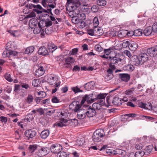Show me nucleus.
Instances as JSON below:
<instances>
[{"mask_svg":"<svg viewBox=\"0 0 157 157\" xmlns=\"http://www.w3.org/2000/svg\"><path fill=\"white\" fill-rule=\"evenodd\" d=\"M59 121V122H56L55 124V126L60 128L63 127L72 128L75 127L78 124V120L76 119L67 120L64 118H60Z\"/></svg>","mask_w":157,"mask_h":157,"instance_id":"nucleus-1","label":"nucleus"},{"mask_svg":"<svg viewBox=\"0 0 157 157\" xmlns=\"http://www.w3.org/2000/svg\"><path fill=\"white\" fill-rule=\"evenodd\" d=\"M47 78V81L49 84L52 85L54 87H58L60 86L61 82L59 78L55 74H50Z\"/></svg>","mask_w":157,"mask_h":157,"instance_id":"nucleus-2","label":"nucleus"},{"mask_svg":"<svg viewBox=\"0 0 157 157\" xmlns=\"http://www.w3.org/2000/svg\"><path fill=\"white\" fill-rule=\"evenodd\" d=\"M29 6L30 9H32L33 8V11L36 12L38 14L42 13L43 12H44L48 13H50L52 15V13L51 11V10L49 8H47V9L46 10L42 9L41 6L39 4L35 5L33 4H30Z\"/></svg>","mask_w":157,"mask_h":157,"instance_id":"nucleus-3","label":"nucleus"},{"mask_svg":"<svg viewBox=\"0 0 157 157\" xmlns=\"http://www.w3.org/2000/svg\"><path fill=\"white\" fill-rule=\"evenodd\" d=\"M36 16V14L34 12H32L24 17V18H32L29 20V26L32 28L37 25L38 24V22L37 20L35 18Z\"/></svg>","mask_w":157,"mask_h":157,"instance_id":"nucleus-4","label":"nucleus"},{"mask_svg":"<svg viewBox=\"0 0 157 157\" xmlns=\"http://www.w3.org/2000/svg\"><path fill=\"white\" fill-rule=\"evenodd\" d=\"M104 130L102 129H99L95 131L92 137L94 141L98 142L101 140L104 136Z\"/></svg>","mask_w":157,"mask_h":157,"instance_id":"nucleus-5","label":"nucleus"},{"mask_svg":"<svg viewBox=\"0 0 157 157\" xmlns=\"http://www.w3.org/2000/svg\"><path fill=\"white\" fill-rule=\"evenodd\" d=\"M67 2L70 5L71 8L73 9H77L80 5L79 0H67Z\"/></svg>","mask_w":157,"mask_h":157,"instance_id":"nucleus-6","label":"nucleus"},{"mask_svg":"<svg viewBox=\"0 0 157 157\" xmlns=\"http://www.w3.org/2000/svg\"><path fill=\"white\" fill-rule=\"evenodd\" d=\"M62 147L59 144H54L51 147L50 150L52 152L57 154L61 152L62 150Z\"/></svg>","mask_w":157,"mask_h":157,"instance_id":"nucleus-7","label":"nucleus"},{"mask_svg":"<svg viewBox=\"0 0 157 157\" xmlns=\"http://www.w3.org/2000/svg\"><path fill=\"white\" fill-rule=\"evenodd\" d=\"M80 16L81 17H82V18L78 22L76 25V26L80 29H82L86 25V24L85 21H83L85 19V16L84 13L80 14Z\"/></svg>","mask_w":157,"mask_h":157,"instance_id":"nucleus-8","label":"nucleus"},{"mask_svg":"<svg viewBox=\"0 0 157 157\" xmlns=\"http://www.w3.org/2000/svg\"><path fill=\"white\" fill-rule=\"evenodd\" d=\"M17 52L13 50H9L5 51L2 54V57L3 58L9 57L10 56H13L17 55Z\"/></svg>","mask_w":157,"mask_h":157,"instance_id":"nucleus-9","label":"nucleus"},{"mask_svg":"<svg viewBox=\"0 0 157 157\" xmlns=\"http://www.w3.org/2000/svg\"><path fill=\"white\" fill-rule=\"evenodd\" d=\"M33 33L35 34H40L41 36H44V32L47 34L46 29H40V27H36L33 30Z\"/></svg>","mask_w":157,"mask_h":157,"instance_id":"nucleus-10","label":"nucleus"},{"mask_svg":"<svg viewBox=\"0 0 157 157\" xmlns=\"http://www.w3.org/2000/svg\"><path fill=\"white\" fill-rule=\"evenodd\" d=\"M36 134V132L35 130L32 129L26 130L25 132V136L29 139L34 137Z\"/></svg>","mask_w":157,"mask_h":157,"instance_id":"nucleus-11","label":"nucleus"},{"mask_svg":"<svg viewBox=\"0 0 157 157\" xmlns=\"http://www.w3.org/2000/svg\"><path fill=\"white\" fill-rule=\"evenodd\" d=\"M148 54L151 57H154L157 55V45L155 47L149 48L147 50Z\"/></svg>","mask_w":157,"mask_h":157,"instance_id":"nucleus-12","label":"nucleus"},{"mask_svg":"<svg viewBox=\"0 0 157 157\" xmlns=\"http://www.w3.org/2000/svg\"><path fill=\"white\" fill-rule=\"evenodd\" d=\"M107 94H106L100 93L96 96V99H98V102L102 104H104L105 102V98Z\"/></svg>","mask_w":157,"mask_h":157,"instance_id":"nucleus-13","label":"nucleus"},{"mask_svg":"<svg viewBox=\"0 0 157 157\" xmlns=\"http://www.w3.org/2000/svg\"><path fill=\"white\" fill-rule=\"evenodd\" d=\"M47 149L48 148L46 147H41L40 149L38 151L37 155L38 156L40 157H41L46 155L48 153Z\"/></svg>","mask_w":157,"mask_h":157,"instance_id":"nucleus-14","label":"nucleus"},{"mask_svg":"<svg viewBox=\"0 0 157 157\" xmlns=\"http://www.w3.org/2000/svg\"><path fill=\"white\" fill-rule=\"evenodd\" d=\"M86 117H92L95 115L96 113V111L89 107L86 110H85Z\"/></svg>","mask_w":157,"mask_h":157,"instance_id":"nucleus-15","label":"nucleus"},{"mask_svg":"<svg viewBox=\"0 0 157 157\" xmlns=\"http://www.w3.org/2000/svg\"><path fill=\"white\" fill-rule=\"evenodd\" d=\"M6 46V50H14L17 48V47L14 42L10 41L7 43Z\"/></svg>","mask_w":157,"mask_h":157,"instance_id":"nucleus-16","label":"nucleus"},{"mask_svg":"<svg viewBox=\"0 0 157 157\" xmlns=\"http://www.w3.org/2000/svg\"><path fill=\"white\" fill-rule=\"evenodd\" d=\"M44 73L45 70L44 67L40 66L36 70L35 74L36 76L39 77L44 75Z\"/></svg>","mask_w":157,"mask_h":157,"instance_id":"nucleus-17","label":"nucleus"},{"mask_svg":"<svg viewBox=\"0 0 157 157\" xmlns=\"http://www.w3.org/2000/svg\"><path fill=\"white\" fill-rule=\"evenodd\" d=\"M38 53L39 55L46 56L48 54V50L46 48L43 47L40 48L38 50Z\"/></svg>","mask_w":157,"mask_h":157,"instance_id":"nucleus-18","label":"nucleus"},{"mask_svg":"<svg viewBox=\"0 0 157 157\" xmlns=\"http://www.w3.org/2000/svg\"><path fill=\"white\" fill-rule=\"evenodd\" d=\"M65 60L66 63L64 64L66 67H68L71 65V63H73L75 61L74 59L71 57L65 58Z\"/></svg>","mask_w":157,"mask_h":157,"instance_id":"nucleus-19","label":"nucleus"},{"mask_svg":"<svg viewBox=\"0 0 157 157\" xmlns=\"http://www.w3.org/2000/svg\"><path fill=\"white\" fill-rule=\"evenodd\" d=\"M151 26L146 28L143 31L144 34L145 35L147 36L153 35V32Z\"/></svg>","mask_w":157,"mask_h":157,"instance_id":"nucleus-20","label":"nucleus"},{"mask_svg":"<svg viewBox=\"0 0 157 157\" xmlns=\"http://www.w3.org/2000/svg\"><path fill=\"white\" fill-rule=\"evenodd\" d=\"M119 78L125 82H128L130 79V75L128 74L123 73L119 74Z\"/></svg>","mask_w":157,"mask_h":157,"instance_id":"nucleus-21","label":"nucleus"},{"mask_svg":"<svg viewBox=\"0 0 157 157\" xmlns=\"http://www.w3.org/2000/svg\"><path fill=\"white\" fill-rule=\"evenodd\" d=\"M79 11L77 9H72V10L69 12L68 14L72 18L79 15Z\"/></svg>","mask_w":157,"mask_h":157,"instance_id":"nucleus-22","label":"nucleus"},{"mask_svg":"<svg viewBox=\"0 0 157 157\" xmlns=\"http://www.w3.org/2000/svg\"><path fill=\"white\" fill-rule=\"evenodd\" d=\"M77 117L79 119H82L86 117L85 110L80 109L79 111H78L77 113Z\"/></svg>","mask_w":157,"mask_h":157,"instance_id":"nucleus-23","label":"nucleus"},{"mask_svg":"<svg viewBox=\"0 0 157 157\" xmlns=\"http://www.w3.org/2000/svg\"><path fill=\"white\" fill-rule=\"evenodd\" d=\"M139 58L142 63L147 61L148 59V56L145 53L141 54Z\"/></svg>","mask_w":157,"mask_h":157,"instance_id":"nucleus-24","label":"nucleus"},{"mask_svg":"<svg viewBox=\"0 0 157 157\" xmlns=\"http://www.w3.org/2000/svg\"><path fill=\"white\" fill-rule=\"evenodd\" d=\"M138 47V45L136 42L131 41L129 44V49L132 51L135 50Z\"/></svg>","mask_w":157,"mask_h":157,"instance_id":"nucleus-25","label":"nucleus"},{"mask_svg":"<svg viewBox=\"0 0 157 157\" xmlns=\"http://www.w3.org/2000/svg\"><path fill=\"white\" fill-rule=\"evenodd\" d=\"M104 104H102L101 103L98 102H95L93 103L92 105V108L94 110H99L101 109V105H103Z\"/></svg>","mask_w":157,"mask_h":157,"instance_id":"nucleus-26","label":"nucleus"},{"mask_svg":"<svg viewBox=\"0 0 157 157\" xmlns=\"http://www.w3.org/2000/svg\"><path fill=\"white\" fill-rule=\"evenodd\" d=\"M132 64L136 66L139 65L140 63H142L139 58L136 56L134 57V59L133 57L132 58Z\"/></svg>","mask_w":157,"mask_h":157,"instance_id":"nucleus-27","label":"nucleus"},{"mask_svg":"<svg viewBox=\"0 0 157 157\" xmlns=\"http://www.w3.org/2000/svg\"><path fill=\"white\" fill-rule=\"evenodd\" d=\"M49 131L48 129L44 130L42 131L40 134L41 137L42 138L45 139L49 135Z\"/></svg>","mask_w":157,"mask_h":157,"instance_id":"nucleus-28","label":"nucleus"},{"mask_svg":"<svg viewBox=\"0 0 157 157\" xmlns=\"http://www.w3.org/2000/svg\"><path fill=\"white\" fill-rule=\"evenodd\" d=\"M123 69L125 71H132L134 70V67L133 65L127 64L124 66Z\"/></svg>","mask_w":157,"mask_h":157,"instance_id":"nucleus-29","label":"nucleus"},{"mask_svg":"<svg viewBox=\"0 0 157 157\" xmlns=\"http://www.w3.org/2000/svg\"><path fill=\"white\" fill-rule=\"evenodd\" d=\"M95 34L98 36H100L102 34V30L101 28L97 26L94 28Z\"/></svg>","mask_w":157,"mask_h":157,"instance_id":"nucleus-30","label":"nucleus"},{"mask_svg":"<svg viewBox=\"0 0 157 157\" xmlns=\"http://www.w3.org/2000/svg\"><path fill=\"white\" fill-rule=\"evenodd\" d=\"M112 103L113 105H120L122 104L121 99L117 97L113 98Z\"/></svg>","mask_w":157,"mask_h":157,"instance_id":"nucleus-31","label":"nucleus"},{"mask_svg":"<svg viewBox=\"0 0 157 157\" xmlns=\"http://www.w3.org/2000/svg\"><path fill=\"white\" fill-rule=\"evenodd\" d=\"M82 17H80V14L77 16L71 18V21L72 22L76 24H77L78 22L82 19Z\"/></svg>","mask_w":157,"mask_h":157,"instance_id":"nucleus-32","label":"nucleus"},{"mask_svg":"<svg viewBox=\"0 0 157 157\" xmlns=\"http://www.w3.org/2000/svg\"><path fill=\"white\" fill-rule=\"evenodd\" d=\"M132 35H134L135 36H140L142 34L143 32L140 29L135 30L134 31L131 32Z\"/></svg>","mask_w":157,"mask_h":157,"instance_id":"nucleus-33","label":"nucleus"},{"mask_svg":"<svg viewBox=\"0 0 157 157\" xmlns=\"http://www.w3.org/2000/svg\"><path fill=\"white\" fill-rule=\"evenodd\" d=\"M84 88L88 90H91L93 88V83L92 82L87 83L84 86Z\"/></svg>","mask_w":157,"mask_h":157,"instance_id":"nucleus-34","label":"nucleus"},{"mask_svg":"<svg viewBox=\"0 0 157 157\" xmlns=\"http://www.w3.org/2000/svg\"><path fill=\"white\" fill-rule=\"evenodd\" d=\"M88 99H89L90 101V103L93 102L94 101L96 100V96L95 94L94 93H92L89 94V95H87Z\"/></svg>","mask_w":157,"mask_h":157,"instance_id":"nucleus-35","label":"nucleus"},{"mask_svg":"<svg viewBox=\"0 0 157 157\" xmlns=\"http://www.w3.org/2000/svg\"><path fill=\"white\" fill-rule=\"evenodd\" d=\"M128 32L125 30H121L119 31L118 33V36L119 37L123 38L125 37Z\"/></svg>","mask_w":157,"mask_h":157,"instance_id":"nucleus-36","label":"nucleus"},{"mask_svg":"<svg viewBox=\"0 0 157 157\" xmlns=\"http://www.w3.org/2000/svg\"><path fill=\"white\" fill-rule=\"evenodd\" d=\"M34 47L33 46L28 47L25 50V53L27 54H31L34 51Z\"/></svg>","mask_w":157,"mask_h":157,"instance_id":"nucleus-37","label":"nucleus"},{"mask_svg":"<svg viewBox=\"0 0 157 157\" xmlns=\"http://www.w3.org/2000/svg\"><path fill=\"white\" fill-rule=\"evenodd\" d=\"M32 85L34 87H38L41 84V82L39 79H34L32 81Z\"/></svg>","mask_w":157,"mask_h":157,"instance_id":"nucleus-38","label":"nucleus"},{"mask_svg":"<svg viewBox=\"0 0 157 157\" xmlns=\"http://www.w3.org/2000/svg\"><path fill=\"white\" fill-rule=\"evenodd\" d=\"M48 48L50 52H52L57 48V47L55 45L50 44L48 45Z\"/></svg>","mask_w":157,"mask_h":157,"instance_id":"nucleus-39","label":"nucleus"},{"mask_svg":"<svg viewBox=\"0 0 157 157\" xmlns=\"http://www.w3.org/2000/svg\"><path fill=\"white\" fill-rule=\"evenodd\" d=\"M33 119V114L31 113H28L25 119V121L26 122L30 121Z\"/></svg>","mask_w":157,"mask_h":157,"instance_id":"nucleus-40","label":"nucleus"},{"mask_svg":"<svg viewBox=\"0 0 157 157\" xmlns=\"http://www.w3.org/2000/svg\"><path fill=\"white\" fill-rule=\"evenodd\" d=\"M97 2L98 5L100 6H104L106 4V1L105 0H97Z\"/></svg>","mask_w":157,"mask_h":157,"instance_id":"nucleus-41","label":"nucleus"},{"mask_svg":"<svg viewBox=\"0 0 157 157\" xmlns=\"http://www.w3.org/2000/svg\"><path fill=\"white\" fill-rule=\"evenodd\" d=\"M38 26H39L40 29H44V28L46 26V21L44 20H40L39 22H38Z\"/></svg>","mask_w":157,"mask_h":157,"instance_id":"nucleus-42","label":"nucleus"},{"mask_svg":"<svg viewBox=\"0 0 157 157\" xmlns=\"http://www.w3.org/2000/svg\"><path fill=\"white\" fill-rule=\"evenodd\" d=\"M135 88L133 87L126 90L125 92V94L127 95H132L134 93Z\"/></svg>","mask_w":157,"mask_h":157,"instance_id":"nucleus-43","label":"nucleus"},{"mask_svg":"<svg viewBox=\"0 0 157 157\" xmlns=\"http://www.w3.org/2000/svg\"><path fill=\"white\" fill-rule=\"evenodd\" d=\"M37 147V146L36 144L30 145L29 147V151L31 153L34 152L36 149Z\"/></svg>","mask_w":157,"mask_h":157,"instance_id":"nucleus-44","label":"nucleus"},{"mask_svg":"<svg viewBox=\"0 0 157 157\" xmlns=\"http://www.w3.org/2000/svg\"><path fill=\"white\" fill-rule=\"evenodd\" d=\"M145 154V152L144 151H140L136 152L135 153V157H142Z\"/></svg>","mask_w":157,"mask_h":157,"instance_id":"nucleus-45","label":"nucleus"},{"mask_svg":"<svg viewBox=\"0 0 157 157\" xmlns=\"http://www.w3.org/2000/svg\"><path fill=\"white\" fill-rule=\"evenodd\" d=\"M86 101L88 103H90L91 102H90L89 99H88L87 95H86L83 97L81 101V104L82 105L84 104V103Z\"/></svg>","mask_w":157,"mask_h":157,"instance_id":"nucleus-46","label":"nucleus"},{"mask_svg":"<svg viewBox=\"0 0 157 157\" xmlns=\"http://www.w3.org/2000/svg\"><path fill=\"white\" fill-rule=\"evenodd\" d=\"M5 78L8 82H12L13 79L11 78L10 74L6 73L4 75Z\"/></svg>","mask_w":157,"mask_h":157,"instance_id":"nucleus-47","label":"nucleus"},{"mask_svg":"<svg viewBox=\"0 0 157 157\" xmlns=\"http://www.w3.org/2000/svg\"><path fill=\"white\" fill-rule=\"evenodd\" d=\"M152 149V146L149 145L147 146L144 149L145 154H147L150 153Z\"/></svg>","mask_w":157,"mask_h":157,"instance_id":"nucleus-48","label":"nucleus"},{"mask_svg":"<svg viewBox=\"0 0 157 157\" xmlns=\"http://www.w3.org/2000/svg\"><path fill=\"white\" fill-rule=\"evenodd\" d=\"M122 60V59H117L113 57V58L111 59L110 63L111 64H114L117 63L119 61L121 62Z\"/></svg>","mask_w":157,"mask_h":157,"instance_id":"nucleus-49","label":"nucleus"},{"mask_svg":"<svg viewBox=\"0 0 157 157\" xmlns=\"http://www.w3.org/2000/svg\"><path fill=\"white\" fill-rule=\"evenodd\" d=\"M93 22L94 27H97L99 25V22L98 18L97 17H95L93 20Z\"/></svg>","mask_w":157,"mask_h":157,"instance_id":"nucleus-50","label":"nucleus"},{"mask_svg":"<svg viewBox=\"0 0 157 157\" xmlns=\"http://www.w3.org/2000/svg\"><path fill=\"white\" fill-rule=\"evenodd\" d=\"M4 87V90L8 93H10L11 91V88L6 84H3L2 85Z\"/></svg>","mask_w":157,"mask_h":157,"instance_id":"nucleus-51","label":"nucleus"},{"mask_svg":"<svg viewBox=\"0 0 157 157\" xmlns=\"http://www.w3.org/2000/svg\"><path fill=\"white\" fill-rule=\"evenodd\" d=\"M53 0H42V5L44 7H46L47 6V4L52 3Z\"/></svg>","mask_w":157,"mask_h":157,"instance_id":"nucleus-52","label":"nucleus"},{"mask_svg":"<svg viewBox=\"0 0 157 157\" xmlns=\"http://www.w3.org/2000/svg\"><path fill=\"white\" fill-rule=\"evenodd\" d=\"M33 96L32 95H29L27 97L26 99V101L28 103L30 104L33 102Z\"/></svg>","mask_w":157,"mask_h":157,"instance_id":"nucleus-53","label":"nucleus"},{"mask_svg":"<svg viewBox=\"0 0 157 157\" xmlns=\"http://www.w3.org/2000/svg\"><path fill=\"white\" fill-rule=\"evenodd\" d=\"M72 90L75 93H77L78 92H83L82 90H81L78 88L77 86L72 87Z\"/></svg>","mask_w":157,"mask_h":157,"instance_id":"nucleus-54","label":"nucleus"},{"mask_svg":"<svg viewBox=\"0 0 157 157\" xmlns=\"http://www.w3.org/2000/svg\"><path fill=\"white\" fill-rule=\"evenodd\" d=\"M81 108V105L79 104V102H78V103H77V105H75L74 107V109H72V110L75 112H78V111H79V110L80 109V108Z\"/></svg>","mask_w":157,"mask_h":157,"instance_id":"nucleus-55","label":"nucleus"},{"mask_svg":"<svg viewBox=\"0 0 157 157\" xmlns=\"http://www.w3.org/2000/svg\"><path fill=\"white\" fill-rule=\"evenodd\" d=\"M98 6L94 5L91 7V10L92 12L95 13L98 11Z\"/></svg>","mask_w":157,"mask_h":157,"instance_id":"nucleus-56","label":"nucleus"},{"mask_svg":"<svg viewBox=\"0 0 157 157\" xmlns=\"http://www.w3.org/2000/svg\"><path fill=\"white\" fill-rule=\"evenodd\" d=\"M57 157H66L67 154L64 151H61L57 154Z\"/></svg>","mask_w":157,"mask_h":157,"instance_id":"nucleus-57","label":"nucleus"},{"mask_svg":"<svg viewBox=\"0 0 157 157\" xmlns=\"http://www.w3.org/2000/svg\"><path fill=\"white\" fill-rule=\"evenodd\" d=\"M123 53L128 57L130 58L132 57V54L128 50H125L123 52Z\"/></svg>","mask_w":157,"mask_h":157,"instance_id":"nucleus-58","label":"nucleus"},{"mask_svg":"<svg viewBox=\"0 0 157 157\" xmlns=\"http://www.w3.org/2000/svg\"><path fill=\"white\" fill-rule=\"evenodd\" d=\"M106 153L109 154V155L110 154H113L115 155L116 154H117V153H116V151L115 150L112 149H107L106 150Z\"/></svg>","mask_w":157,"mask_h":157,"instance_id":"nucleus-59","label":"nucleus"},{"mask_svg":"<svg viewBox=\"0 0 157 157\" xmlns=\"http://www.w3.org/2000/svg\"><path fill=\"white\" fill-rule=\"evenodd\" d=\"M113 74H107L105 77V79L107 81H109L113 77Z\"/></svg>","mask_w":157,"mask_h":157,"instance_id":"nucleus-60","label":"nucleus"},{"mask_svg":"<svg viewBox=\"0 0 157 157\" xmlns=\"http://www.w3.org/2000/svg\"><path fill=\"white\" fill-rule=\"evenodd\" d=\"M77 101H74L72 102L69 105V108L70 109H74V107L75 105H77V103H78Z\"/></svg>","mask_w":157,"mask_h":157,"instance_id":"nucleus-61","label":"nucleus"},{"mask_svg":"<svg viewBox=\"0 0 157 157\" xmlns=\"http://www.w3.org/2000/svg\"><path fill=\"white\" fill-rule=\"evenodd\" d=\"M130 44V42H129V41L128 40L125 41L122 43V46L124 48H126L128 46L129 48Z\"/></svg>","mask_w":157,"mask_h":157,"instance_id":"nucleus-62","label":"nucleus"},{"mask_svg":"<svg viewBox=\"0 0 157 157\" xmlns=\"http://www.w3.org/2000/svg\"><path fill=\"white\" fill-rule=\"evenodd\" d=\"M152 29L153 33L157 32V23H155L151 27Z\"/></svg>","mask_w":157,"mask_h":157,"instance_id":"nucleus-63","label":"nucleus"},{"mask_svg":"<svg viewBox=\"0 0 157 157\" xmlns=\"http://www.w3.org/2000/svg\"><path fill=\"white\" fill-rule=\"evenodd\" d=\"M95 50L98 52H101L102 51V48L100 45H97L95 46Z\"/></svg>","mask_w":157,"mask_h":157,"instance_id":"nucleus-64","label":"nucleus"}]
</instances>
